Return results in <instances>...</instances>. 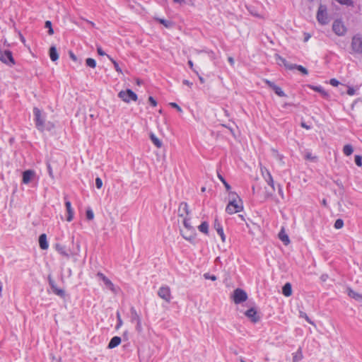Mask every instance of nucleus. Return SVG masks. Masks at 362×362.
I'll return each mask as SVG.
<instances>
[{
  "mask_svg": "<svg viewBox=\"0 0 362 362\" xmlns=\"http://www.w3.org/2000/svg\"><path fill=\"white\" fill-rule=\"evenodd\" d=\"M229 198V202L226 208V211L228 214H233L243 209V202L237 194L230 192Z\"/></svg>",
  "mask_w": 362,
  "mask_h": 362,
  "instance_id": "f257e3e1",
  "label": "nucleus"
},
{
  "mask_svg": "<svg viewBox=\"0 0 362 362\" xmlns=\"http://www.w3.org/2000/svg\"><path fill=\"white\" fill-rule=\"evenodd\" d=\"M33 114L35 126L38 130L43 132L44 130H50L52 129V124L50 122L46 123V116L40 109L34 107Z\"/></svg>",
  "mask_w": 362,
  "mask_h": 362,
  "instance_id": "f03ea898",
  "label": "nucleus"
},
{
  "mask_svg": "<svg viewBox=\"0 0 362 362\" xmlns=\"http://www.w3.org/2000/svg\"><path fill=\"white\" fill-rule=\"evenodd\" d=\"M316 18L319 23L321 25H327L329 23V19L327 13V8L325 5L320 4L319 6Z\"/></svg>",
  "mask_w": 362,
  "mask_h": 362,
  "instance_id": "7ed1b4c3",
  "label": "nucleus"
},
{
  "mask_svg": "<svg viewBox=\"0 0 362 362\" xmlns=\"http://www.w3.org/2000/svg\"><path fill=\"white\" fill-rule=\"evenodd\" d=\"M118 97L125 103H129L130 101H136L137 95L130 89L126 90H122L118 93Z\"/></svg>",
  "mask_w": 362,
  "mask_h": 362,
  "instance_id": "20e7f679",
  "label": "nucleus"
},
{
  "mask_svg": "<svg viewBox=\"0 0 362 362\" xmlns=\"http://www.w3.org/2000/svg\"><path fill=\"white\" fill-rule=\"evenodd\" d=\"M352 53L362 54V37L358 35H354L351 40Z\"/></svg>",
  "mask_w": 362,
  "mask_h": 362,
  "instance_id": "39448f33",
  "label": "nucleus"
},
{
  "mask_svg": "<svg viewBox=\"0 0 362 362\" xmlns=\"http://www.w3.org/2000/svg\"><path fill=\"white\" fill-rule=\"evenodd\" d=\"M158 296L167 303H170L172 299L170 288L168 286L164 285L159 288Z\"/></svg>",
  "mask_w": 362,
  "mask_h": 362,
  "instance_id": "423d86ee",
  "label": "nucleus"
},
{
  "mask_svg": "<svg viewBox=\"0 0 362 362\" xmlns=\"http://www.w3.org/2000/svg\"><path fill=\"white\" fill-rule=\"evenodd\" d=\"M0 60L8 66H12L15 64L12 53L10 50L0 49Z\"/></svg>",
  "mask_w": 362,
  "mask_h": 362,
  "instance_id": "0eeeda50",
  "label": "nucleus"
},
{
  "mask_svg": "<svg viewBox=\"0 0 362 362\" xmlns=\"http://www.w3.org/2000/svg\"><path fill=\"white\" fill-rule=\"evenodd\" d=\"M332 30L338 36H344L346 33V28L340 20H336L332 24Z\"/></svg>",
  "mask_w": 362,
  "mask_h": 362,
  "instance_id": "6e6552de",
  "label": "nucleus"
},
{
  "mask_svg": "<svg viewBox=\"0 0 362 362\" xmlns=\"http://www.w3.org/2000/svg\"><path fill=\"white\" fill-rule=\"evenodd\" d=\"M247 298V293L240 288H237L233 293V301L235 304H240Z\"/></svg>",
  "mask_w": 362,
  "mask_h": 362,
  "instance_id": "1a4fd4ad",
  "label": "nucleus"
},
{
  "mask_svg": "<svg viewBox=\"0 0 362 362\" xmlns=\"http://www.w3.org/2000/svg\"><path fill=\"white\" fill-rule=\"evenodd\" d=\"M260 171L264 180L272 188V190L274 191V182L270 172L265 167H261Z\"/></svg>",
  "mask_w": 362,
  "mask_h": 362,
  "instance_id": "9d476101",
  "label": "nucleus"
},
{
  "mask_svg": "<svg viewBox=\"0 0 362 362\" xmlns=\"http://www.w3.org/2000/svg\"><path fill=\"white\" fill-rule=\"evenodd\" d=\"M264 81L269 87H270L275 92V93L277 95L280 97L286 96V94L284 92V90L280 87L276 86L274 82H272L268 79H264Z\"/></svg>",
  "mask_w": 362,
  "mask_h": 362,
  "instance_id": "9b49d317",
  "label": "nucleus"
},
{
  "mask_svg": "<svg viewBox=\"0 0 362 362\" xmlns=\"http://www.w3.org/2000/svg\"><path fill=\"white\" fill-rule=\"evenodd\" d=\"M35 176V172L33 170H27L23 173V183L27 185L31 182V180Z\"/></svg>",
  "mask_w": 362,
  "mask_h": 362,
  "instance_id": "f8f14e48",
  "label": "nucleus"
},
{
  "mask_svg": "<svg viewBox=\"0 0 362 362\" xmlns=\"http://www.w3.org/2000/svg\"><path fill=\"white\" fill-rule=\"evenodd\" d=\"M245 315L250 320L251 322L255 323L259 320V316L257 315V313L255 309L250 308L247 310Z\"/></svg>",
  "mask_w": 362,
  "mask_h": 362,
  "instance_id": "ddd939ff",
  "label": "nucleus"
},
{
  "mask_svg": "<svg viewBox=\"0 0 362 362\" xmlns=\"http://www.w3.org/2000/svg\"><path fill=\"white\" fill-rule=\"evenodd\" d=\"M98 276L103 281L104 284L108 289L114 291V285L110 279L100 272L98 273Z\"/></svg>",
  "mask_w": 362,
  "mask_h": 362,
  "instance_id": "4468645a",
  "label": "nucleus"
},
{
  "mask_svg": "<svg viewBox=\"0 0 362 362\" xmlns=\"http://www.w3.org/2000/svg\"><path fill=\"white\" fill-rule=\"evenodd\" d=\"M214 228L216 230L217 233L220 235L222 242H225L226 241V235L224 234L223 227H222L221 224L219 223V221L216 219L214 221Z\"/></svg>",
  "mask_w": 362,
  "mask_h": 362,
  "instance_id": "2eb2a0df",
  "label": "nucleus"
},
{
  "mask_svg": "<svg viewBox=\"0 0 362 362\" xmlns=\"http://www.w3.org/2000/svg\"><path fill=\"white\" fill-rule=\"evenodd\" d=\"M65 206H66V211H67L66 220H67V221L70 222L74 218V209H72L71 204L69 200H66L65 202Z\"/></svg>",
  "mask_w": 362,
  "mask_h": 362,
  "instance_id": "dca6fc26",
  "label": "nucleus"
},
{
  "mask_svg": "<svg viewBox=\"0 0 362 362\" xmlns=\"http://www.w3.org/2000/svg\"><path fill=\"white\" fill-rule=\"evenodd\" d=\"M39 245L42 250H47L49 247V244L47 240L46 234H41L39 237Z\"/></svg>",
  "mask_w": 362,
  "mask_h": 362,
  "instance_id": "f3484780",
  "label": "nucleus"
},
{
  "mask_svg": "<svg viewBox=\"0 0 362 362\" xmlns=\"http://www.w3.org/2000/svg\"><path fill=\"white\" fill-rule=\"evenodd\" d=\"M121 341H122V340L119 337H117V336L113 337L111 339L110 341L109 342L107 348L110 349H114V348L117 347V346H119L120 344Z\"/></svg>",
  "mask_w": 362,
  "mask_h": 362,
  "instance_id": "a211bd4d",
  "label": "nucleus"
},
{
  "mask_svg": "<svg viewBox=\"0 0 362 362\" xmlns=\"http://www.w3.org/2000/svg\"><path fill=\"white\" fill-rule=\"evenodd\" d=\"M347 294L349 297L355 299L356 300H358V301L362 300V295L356 292L351 288H347Z\"/></svg>",
  "mask_w": 362,
  "mask_h": 362,
  "instance_id": "6ab92c4d",
  "label": "nucleus"
},
{
  "mask_svg": "<svg viewBox=\"0 0 362 362\" xmlns=\"http://www.w3.org/2000/svg\"><path fill=\"white\" fill-rule=\"evenodd\" d=\"M49 57L52 62H55L59 59L57 49L54 46L51 47L49 49Z\"/></svg>",
  "mask_w": 362,
  "mask_h": 362,
  "instance_id": "aec40b11",
  "label": "nucleus"
},
{
  "mask_svg": "<svg viewBox=\"0 0 362 362\" xmlns=\"http://www.w3.org/2000/svg\"><path fill=\"white\" fill-rule=\"evenodd\" d=\"M282 293L286 297H288L291 295V293H292L291 285L289 283H286L283 286Z\"/></svg>",
  "mask_w": 362,
  "mask_h": 362,
  "instance_id": "412c9836",
  "label": "nucleus"
},
{
  "mask_svg": "<svg viewBox=\"0 0 362 362\" xmlns=\"http://www.w3.org/2000/svg\"><path fill=\"white\" fill-rule=\"evenodd\" d=\"M130 312H131V321L132 322H137L141 320L139 314L137 313L136 309L134 307L131 308Z\"/></svg>",
  "mask_w": 362,
  "mask_h": 362,
  "instance_id": "4be33fe9",
  "label": "nucleus"
},
{
  "mask_svg": "<svg viewBox=\"0 0 362 362\" xmlns=\"http://www.w3.org/2000/svg\"><path fill=\"white\" fill-rule=\"evenodd\" d=\"M308 87L310 88L313 89V90L320 93V94H322L324 96H326L327 95L326 91L324 90V88L321 86L309 85Z\"/></svg>",
  "mask_w": 362,
  "mask_h": 362,
  "instance_id": "5701e85b",
  "label": "nucleus"
},
{
  "mask_svg": "<svg viewBox=\"0 0 362 362\" xmlns=\"http://www.w3.org/2000/svg\"><path fill=\"white\" fill-rule=\"evenodd\" d=\"M55 248H56V250L59 253L61 254L63 256H69V254L67 253L66 250V248L64 246L60 245V244H57L55 245Z\"/></svg>",
  "mask_w": 362,
  "mask_h": 362,
  "instance_id": "b1692460",
  "label": "nucleus"
},
{
  "mask_svg": "<svg viewBox=\"0 0 362 362\" xmlns=\"http://www.w3.org/2000/svg\"><path fill=\"white\" fill-rule=\"evenodd\" d=\"M279 238L286 245L290 243L288 236L283 230L279 233Z\"/></svg>",
  "mask_w": 362,
  "mask_h": 362,
  "instance_id": "393cba45",
  "label": "nucleus"
},
{
  "mask_svg": "<svg viewBox=\"0 0 362 362\" xmlns=\"http://www.w3.org/2000/svg\"><path fill=\"white\" fill-rule=\"evenodd\" d=\"M199 231L207 235L209 233V224L204 221L202 222L198 227Z\"/></svg>",
  "mask_w": 362,
  "mask_h": 362,
  "instance_id": "a878e982",
  "label": "nucleus"
},
{
  "mask_svg": "<svg viewBox=\"0 0 362 362\" xmlns=\"http://www.w3.org/2000/svg\"><path fill=\"white\" fill-rule=\"evenodd\" d=\"M303 358V354L300 349H298V350L293 354V362H298Z\"/></svg>",
  "mask_w": 362,
  "mask_h": 362,
  "instance_id": "bb28decb",
  "label": "nucleus"
},
{
  "mask_svg": "<svg viewBox=\"0 0 362 362\" xmlns=\"http://www.w3.org/2000/svg\"><path fill=\"white\" fill-rule=\"evenodd\" d=\"M181 235L185 240L189 242H192L194 240V234L192 231L190 232L189 234L181 231Z\"/></svg>",
  "mask_w": 362,
  "mask_h": 362,
  "instance_id": "cd10ccee",
  "label": "nucleus"
},
{
  "mask_svg": "<svg viewBox=\"0 0 362 362\" xmlns=\"http://www.w3.org/2000/svg\"><path fill=\"white\" fill-rule=\"evenodd\" d=\"M354 151V149H353V147L350 144H346L344 146L343 148V153L346 155V156H350L352 154Z\"/></svg>",
  "mask_w": 362,
  "mask_h": 362,
  "instance_id": "c85d7f7f",
  "label": "nucleus"
},
{
  "mask_svg": "<svg viewBox=\"0 0 362 362\" xmlns=\"http://www.w3.org/2000/svg\"><path fill=\"white\" fill-rule=\"evenodd\" d=\"M151 140L153 142V144L158 148H160L162 146V142L154 135L151 134L150 136Z\"/></svg>",
  "mask_w": 362,
  "mask_h": 362,
  "instance_id": "c756f323",
  "label": "nucleus"
},
{
  "mask_svg": "<svg viewBox=\"0 0 362 362\" xmlns=\"http://www.w3.org/2000/svg\"><path fill=\"white\" fill-rule=\"evenodd\" d=\"M107 57L111 61V62L113 64L114 68L116 70V71L118 72L119 74H122V69H120L118 63L115 60H114L110 55H107Z\"/></svg>",
  "mask_w": 362,
  "mask_h": 362,
  "instance_id": "7c9ffc66",
  "label": "nucleus"
},
{
  "mask_svg": "<svg viewBox=\"0 0 362 362\" xmlns=\"http://www.w3.org/2000/svg\"><path fill=\"white\" fill-rule=\"evenodd\" d=\"M86 64L88 66H89L90 68H95V66H96V62L94 59H92V58L86 59Z\"/></svg>",
  "mask_w": 362,
  "mask_h": 362,
  "instance_id": "2f4dec72",
  "label": "nucleus"
},
{
  "mask_svg": "<svg viewBox=\"0 0 362 362\" xmlns=\"http://www.w3.org/2000/svg\"><path fill=\"white\" fill-rule=\"evenodd\" d=\"M341 5H344L346 6H354V1L352 0H336Z\"/></svg>",
  "mask_w": 362,
  "mask_h": 362,
  "instance_id": "473e14b6",
  "label": "nucleus"
},
{
  "mask_svg": "<svg viewBox=\"0 0 362 362\" xmlns=\"http://www.w3.org/2000/svg\"><path fill=\"white\" fill-rule=\"evenodd\" d=\"M182 222H183V225L186 228V229H187L189 230H193V228L191 226L190 219L189 218L185 217V218H184Z\"/></svg>",
  "mask_w": 362,
  "mask_h": 362,
  "instance_id": "72a5a7b5",
  "label": "nucleus"
},
{
  "mask_svg": "<svg viewBox=\"0 0 362 362\" xmlns=\"http://www.w3.org/2000/svg\"><path fill=\"white\" fill-rule=\"evenodd\" d=\"M116 315H117V323L116 325V329H119L122 325H123V321L121 318V315H120V313L117 311V313H116Z\"/></svg>",
  "mask_w": 362,
  "mask_h": 362,
  "instance_id": "f704fd0d",
  "label": "nucleus"
},
{
  "mask_svg": "<svg viewBox=\"0 0 362 362\" xmlns=\"http://www.w3.org/2000/svg\"><path fill=\"white\" fill-rule=\"evenodd\" d=\"M45 27L48 28V34L52 35L54 33V30L52 27V23L49 21H47L45 24Z\"/></svg>",
  "mask_w": 362,
  "mask_h": 362,
  "instance_id": "c9c22d12",
  "label": "nucleus"
},
{
  "mask_svg": "<svg viewBox=\"0 0 362 362\" xmlns=\"http://www.w3.org/2000/svg\"><path fill=\"white\" fill-rule=\"evenodd\" d=\"M160 23H161L162 25H163L166 28H169L172 25V23L169 21H167V20H165V19H162V18H157L156 19Z\"/></svg>",
  "mask_w": 362,
  "mask_h": 362,
  "instance_id": "e433bc0d",
  "label": "nucleus"
},
{
  "mask_svg": "<svg viewBox=\"0 0 362 362\" xmlns=\"http://www.w3.org/2000/svg\"><path fill=\"white\" fill-rule=\"evenodd\" d=\"M344 226V221L342 219H337L336 220L335 223H334V228L336 229H340L343 227Z\"/></svg>",
  "mask_w": 362,
  "mask_h": 362,
  "instance_id": "4c0bfd02",
  "label": "nucleus"
},
{
  "mask_svg": "<svg viewBox=\"0 0 362 362\" xmlns=\"http://www.w3.org/2000/svg\"><path fill=\"white\" fill-rule=\"evenodd\" d=\"M296 69L300 71L303 74L307 75L308 74V70L301 65H295Z\"/></svg>",
  "mask_w": 362,
  "mask_h": 362,
  "instance_id": "58836bf2",
  "label": "nucleus"
},
{
  "mask_svg": "<svg viewBox=\"0 0 362 362\" xmlns=\"http://www.w3.org/2000/svg\"><path fill=\"white\" fill-rule=\"evenodd\" d=\"M182 210L183 211H185L187 214H188L189 213V211H188V205L187 203H181L180 205V208H179V211H181Z\"/></svg>",
  "mask_w": 362,
  "mask_h": 362,
  "instance_id": "ea45409f",
  "label": "nucleus"
},
{
  "mask_svg": "<svg viewBox=\"0 0 362 362\" xmlns=\"http://www.w3.org/2000/svg\"><path fill=\"white\" fill-rule=\"evenodd\" d=\"M52 291L57 296H63L64 295V290L58 288L57 287H55Z\"/></svg>",
  "mask_w": 362,
  "mask_h": 362,
  "instance_id": "a19ab883",
  "label": "nucleus"
},
{
  "mask_svg": "<svg viewBox=\"0 0 362 362\" xmlns=\"http://www.w3.org/2000/svg\"><path fill=\"white\" fill-rule=\"evenodd\" d=\"M284 66L288 69H290V70H292L293 69H296L295 67V65L296 64H289L288 63L285 59H281Z\"/></svg>",
  "mask_w": 362,
  "mask_h": 362,
  "instance_id": "79ce46f5",
  "label": "nucleus"
},
{
  "mask_svg": "<svg viewBox=\"0 0 362 362\" xmlns=\"http://www.w3.org/2000/svg\"><path fill=\"white\" fill-rule=\"evenodd\" d=\"M355 163L358 167H361L362 165V157L361 156H355Z\"/></svg>",
  "mask_w": 362,
  "mask_h": 362,
  "instance_id": "37998d69",
  "label": "nucleus"
},
{
  "mask_svg": "<svg viewBox=\"0 0 362 362\" xmlns=\"http://www.w3.org/2000/svg\"><path fill=\"white\" fill-rule=\"evenodd\" d=\"M204 278L205 279H210V280H211V281H216V279H217V278H216V276L215 275H211V274H209V273H205V274H204Z\"/></svg>",
  "mask_w": 362,
  "mask_h": 362,
  "instance_id": "c03bdc74",
  "label": "nucleus"
},
{
  "mask_svg": "<svg viewBox=\"0 0 362 362\" xmlns=\"http://www.w3.org/2000/svg\"><path fill=\"white\" fill-rule=\"evenodd\" d=\"M86 218L88 220H92L94 218V214L91 209H88L86 211Z\"/></svg>",
  "mask_w": 362,
  "mask_h": 362,
  "instance_id": "a18cd8bd",
  "label": "nucleus"
},
{
  "mask_svg": "<svg viewBox=\"0 0 362 362\" xmlns=\"http://www.w3.org/2000/svg\"><path fill=\"white\" fill-rule=\"evenodd\" d=\"M95 186L98 189H100L103 186V181L100 177L95 179Z\"/></svg>",
  "mask_w": 362,
  "mask_h": 362,
  "instance_id": "49530a36",
  "label": "nucleus"
},
{
  "mask_svg": "<svg viewBox=\"0 0 362 362\" xmlns=\"http://www.w3.org/2000/svg\"><path fill=\"white\" fill-rule=\"evenodd\" d=\"M170 105L171 107H174L175 109H176L180 112H181L182 111V108L175 103H170Z\"/></svg>",
  "mask_w": 362,
  "mask_h": 362,
  "instance_id": "de8ad7c7",
  "label": "nucleus"
},
{
  "mask_svg": "<svg viewBox=\"0 0 362 362\" xmlns=\"http://www.w3.org/2000/svg\"><path fill=\"white\" fill-rule=\"evenodd\" d=\"M136 322V329L139 332H141V330H142L141 320H140L139 321H137Z\"/></svg>",
  "mask_w": 362,
  "mask_h": 362,
  "instance_id": "09e8293b",
  "label": "nucleus"
},
{
  "mask_svg": "<svg viewBox=\"0 0 362 362\" xmlns=\"http://www.w3.org/2000/svg\"><path fill=\"white\" fill-rule=\"evenodd\" d=\"M329 83L333 86H337L339 82L336 78H332L329 81Z\"/></svg>",
  "mask_w": 362,
  "mask_h": 362,
  "instance_id": "8fccbe9b",
  "label": "nucleus"
},
{
  "mask_svg": "<svg viewBox=\"0 0 362 362\" xmlns=\"http://www.w3.org/2000/svg\"><path fill=\"white\" fill-rule=\"evenodd\" d=\"M148 101H149V103H151V105L152 106L155 107V106L157 105V102L156 101V100L153 97L150 96L148 98Z\"/></svg>",
  "mask_w": 362,
  "mask_h": 362,
  "instance_id": "3c124183",
  "label": "nucleus"
},
{
  "mask_svg": "<svg viewBox=\"0 0 362 362\" xmlns=\"http://www.w3.org/2000/svg\"><path fill=\"white\" fill-rule=\"evenodd\" d=\"M305 158L308 160H314L315 158V157L313 156L311 153H307Z\"/></svg>",
  "mask_w": 362,
  "mask_h": 362,
  "instance_id": "603ef678",
  "label": "nucleus"
},
{
  "mask_svg": "<svg viewBox=\"0 0 362 362\" xmlns=\"http://www.w3.org/2000/svg\"><path fill=\"white\" fill-rule=\"evenodd\" d=\"M97 52H98V54L100 56L106 55L105 52L103 50V49L101 47H98Z\"/></svg>",
  "mask_w": 362,
  "mask_h": 362,
  "instance_id": "864d4df0",
  "label": "nucleus"
},
{
  "mask_svg": "<svg viewBox=\"0 0 362 362\" xmlns=\"http://www.w3.org/2000/svg\"><path fill=\"white\" fill-rule=\"evenodd\" d=\"M49 285L52 288V289L53 290L56 286L55 284H54V281L53 280H52L50 278L49 279Z\"/></svg>",
  "mask_w": 362,
  "mask_h": 362,
  "instance_id": "5fc2aeb1",
  "label": "nucleus"
},
{
  "mask_svg": "<svg viewBox=\"0 0 362 362\" xmlns=\"http://www.w3.org/2000/svg\"><path fill=\"white\" fill-rule=\"evenodd\" d=\"M182 83H183V84H185V85H186V86H189V87H191V86H192V82H190V81H188V80H186V79H185V80H183Z\"/></svg>",
  "mask_w": 362,
  "mask_h": 362,
  "instance_id": "6e6d98bb",
  "label": "nucleus"
},
{
  "mask_svg": "<svg viewBox=\"0 0 362 362\" xmlns=\"http://www.w3.org/2000/svg\"><path fill=\"white\" fill-rule=\"evenodd\" d=\"M278 192H279V194L283 197H284V192H283L282 187L281 185L278 186Z\"/></svg>",
  "mask_w": 362,
  "mask_h": 362,
  "instance_id": "4d7b16f0",
  "label": "nucleus"
},
{
  "mask_svg": "<svg viewBox=\"0 0 362 362\" xmlns=\"http://www.w3.org/2000/svg\"><path fill=\"white\" fill-rule=\"evenodd\" d=\"M228 62L230 64V65L233 66L234 64H235V61H234V59L232 57H229L228 58Z\"/></svg>",
  "mask_w": 362,
  "mask_h": 362,
  "instance_id": "13d9d810",
  "label": "nucleus"
},
{
  "mask_svg": "<svg viewBox=\"0 0 362 362\" xmlns=\"http://www.w3.org/2000/svg\"><path fill=\"white\" fill-rule=\"evenodd\" d=\"M188 65L189 66V67H190V69H192L194 71H195V72L198 74V73H197L195 70H194V69H193V67H194V64H193L192 61L189 60V61H188Z\"/></svg>",
  "mask_w": 362,
  "mask_h": 362,
  "instance_id": "bf43d9fd",
  "label": "nucleus"
},
{
  "mask_svg": "<svg viewBox=\"0 0 362 362\" xmlns=\"http://www.w3.org/2000/svg\"><path fill=\"white\" fill-rule=\"evenodd\" d=\"M354 90L353 88H349L347 90V93L349 95H353L354 94Z\"/></svg>",
  "mask_w": 362,
  "mask_h": 362,
  "instance_id": "052dcab7",
  "label": "nucleus"
},
{
  "mask_svg": "<svg viewBox=\"0 0 362 362\" xmlns=\"http://www.w3.org/2000/svg\"><path fill=\"white\" fill-rule=\"evenodd\" d=\"M223 183L225 185L227 190H229L230 189V186L228 184V182H226L225 180H223Z\"/></svg>",
  "mask_w": 362,
  "mask_h": 362,
  "instance_id": "680f3d73",
  "label": "nucleus"
},
{
  "mask_svg": "<svg viewBox=\"0 0 362 362\" xmlns=\"http://www.w3.org/2000/svg\"><path fill=\"white\" fill-rule=\"evenodd\" d=\"M70 57L72 60L76 61V57L73 52H70Z\"/></svg>",
  "mask_w": 362,
  "mask_h": 362,
  "instance_id": "e2e57ef3",
  "label": "nucleus"
},
{
  "mask_svg": "<svg viewBox=\"0 0 362 362\" xmlns=\"http://www.w3.org/2000/svg\"><path fill=\"white\" fill-rule=\"evenodd\" d=\"M48 171H49V176L53 177L52 170V168H51V167L49 165L48 166Z\"/></svg>",
  "mask_w": 362,
  "mask_h": 362,
  "instance_id": "0e129e2a",
  "label": "nucleus"
},
{
  "mask_svg": "<svg viewBox=\"0 0 362 362\" xmlns=\"http://www.w3.org/2000/svg\"><path fill=\"white\" fill-rule=\"evenodd\" d=\"M199 76V81L202 83H204V79L202 76Z\"/></svg>",
  "mask_w": 362,
  "mask_h": 362,
  "instance_id": "69168bd1",
  "label": "nucleus"
},
{
  "mask_svg": "<svg viewBox=\"0 0 362 362\" xmlns=\"http://www.w3.org/2000/svg\"><path fill=\"white\" fill-rule=\"evenodd\" d=\"M301 126L307 129H310V127L308 125H306L305 123H302Z\"/></svg>",
  "mask_w": 362,
  "mask_h": 362,
  "instance_id": "338daca9",
  "label": "nucleus"
},
{
  "mask_svg": "<svg viewBox=\"0 0 362 362\" xmlns=\"http://www.w3.org/2000/svg\"><path fill=\"white\" fill-rule=\"evenodd\" d=\"M310 37V35H307L305 37V39H304V41L305 42H307Z\"/></svg>",
  "mask_w": 362,
  "mask_h": 362,
  "instance_id": "774afa93",
  "label": "nucleus"
}]
</instances>
